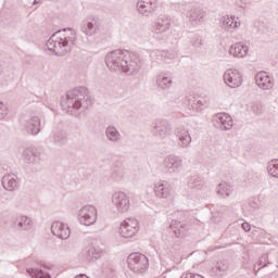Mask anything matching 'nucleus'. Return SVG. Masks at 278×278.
Segmentation results:
<instances>
[{"label": "nucleus", "instance_id": "f257e3e1", "mask_svg": "<svg viewBox=\"0 0 278 278\" xmlns=\"http://www.w3.org/2000/svg\"><path fill=\"white\" fill-rule=\"evenodd\" d=\"M105 64L110 71H119L126 75H138L142 68L140 54L127 50H114L106 54Z\"/></svg>", "mask_w": 278, "mask_h": 278}, {"label": "nucleus", "instance_id": "f03ea898", "mask_svg": "<svg viewBox=\"0 0 278 278\" xmlns=\"http://www.w3.org/2000/svg\"><path fill=\"white\" fill-rule=\"evenodd\" d=\"M90 96L88 88L76 87L68 90L61 99V106L67 114H75V112L90 105Z\"/></svg>", "mask_w": 278, "mask_h": 278}, {"label": "nucleus", "instance_id": "7ed1b4c3", "mask_svg": "<svg viewBox=\"0 0 278 278\" xmlns=\"http://www.w3.org/2000/svg\"><path fill=\"white\" fill-rule=\"evenodd\" d=\"M77 37L73 29H63L54 33L47 41L46 47L55 55H66L73 49Z\"/></svg>", "mask_w": 278, "mask_h": 278}, {"label": "nucleus", "instance_id": "20e7f679", "mask_svg": "<svg viewBox=\"0 0 278 278\" xmlns=\"http://www.w3.org/2000/svg\"><path fill=\"white\" fill-rule=\"evenodd\" d=\"M127 264L129 270L137 273V275H142L149 270V258L142 253H131L127 258Z\"/></svg>", "mask_w": 278, "mask_h": 278}, {"label": "nucleus", "instance_id": "39448f33", "mask_svg": "<svg viewBox=\"0 0 278 278\" xmlns=\"http://www.w3.org/2000/svg\"><path fill=\"white\" fill-rule=\"evenodd\" d=\"M103 29V20L97 15H90L80 24V31L85 36H97Z\"/></svg>", "mask_w": 278, "mask_h": 278}, {"label": "nucleus", "instance_id": "423d86ee", "mask_svg": "<svg viewBox=\"0 0 278 278\" xmlns=\"http://www.w3.org/2000/svg\"><path fill=\"white\" fill-rule=\"evenodd\" d=\"M170 131H173V127L166 119L159 118L151 124V134L155 138H159V140L168 138V136H170Z\"/></svg>", "mask_w": 278, "mask_h": 278}, {"label": "nucleus", "instance_id": "0eeeda50", "mask_svg": "<svg viewBox=\"0 0 278 278\" xmlns=\"http://www.w3.org/2000/svg\"><path fill=\"white\" fill-rule=\"evenodd\" d=\"M112 203L116 208L117 214H127L131 210V200L123 191H116L112 195Z\"/></svg>", "mask_w": 278, "mask_h": 278}, {"label": "nucleus", "instance_id": "6e6552de", "mask_svg": "<svg viewBox=\"0 0 278 278\" xmlns=\"http://www.w3.org/2000/svg\"><path fill=\"white\" fill-rule=\"evenodd\" d=\"M78 220L80 225L90 227L97 223V207L92 205H85L78 211Z\"/></svg>", "mask_w": 278, "mask_h": 278}, {"label": "nucleus", "instance_id": "1a4fd4ad", "mask_svg": "<svg viewBox=\"0 0 278 278\" xmlns=\"http://www.w3.org/2000/svg\"><path fill=\"white\" fill-rule=\"evenodd\" d=\"M163 168L168 175H175L184 168V160L174 154L167 155L163 161Z\"/></svg>", "mask_w": 278, "mask_h": 278}, {"label": "nucleus", "instance_id": "9d476101", "mask_svg": "<svg viewBox=\"0 0 278 278\" xmlns=\"http://www.w3.org/2000/svg\"><path fill=\"white\" fill-rule=\"evenodd\" d=\"M23 160L26 164H30L35 166V168H41L42 166V159L40 151L34 147L26 148L23 151Z\"/></svg>", "mask_w": 278, "mask_h": 278}, {"label": "nucleus", "instance_id": "9b49d317", "mask_svg": "<svg viewBox=\"0 0 278 278\" xmlns=\"http://www.w3.org/2000/svg\"><path fill=\"white\" fill-rule=\"evenodd\" d=\"M138 219L127 218L121 224L119 236H122V238H134V235L138 233Z\"/></svg>", "mask_w": 278, "mask_h": 278}, {"label": "nucleus", "instance_id": "f8f14e48", "mask_svg": "<svg viewBox=\"0 0 278 278\" xmlns=\"http://www.w3.org/2000/svg\"><path fill=\"white\" fill-rule=\"evenodd\" d=\"M136 8L141 16H153L155 10H157V0H138Z\"/></svg>", "mask_w": 278, "mask_h": 278}, {"label": "nucleus", "instance_id": "ddd939ff", "mask_svg": "<svg viewBox=\"0 0 278 278\" xmlns=\"http://www.w3.org/2000/svg\"><path fill=\"white\" fill-rule=\"evenodd\" d=\"M224 81L229 88H240L242 86V73L238 70H227L224 73Z\"/></svg>", "mask_w": 278, "mask_h": 278}, {"label": "nucleus", "instance_id": "4468645a", "mask_svg": "<svg viewBox=\"0 0 278 278\" xmlns=\"http://www.w3.org/2000/svg\"><path fill=\"white\" fill-rule=\"evenodd\" d=\"M12 225L16 231H30L34 227V220L27 215H16L12 219Z\"/></svg>", "mask_w": 278, "mask_h": 278}, {"label": "nucleus", "instance_id": "2eb2a0df", "mask_svg": "<svg viewBox=\"0 0 278 278\" xmlns=\"http://www.w3.org/2000/svg\"><path fill=\"white\" fill-rule=\"evenodd\" d=\"M154 192L159 199H173L175 190L168 182L161 180L154 185Z\"/></svg>", "mask_w": 278, "mask_h": 278}, {"label": "nucleus", "instance_id": "dca6fc26", "mask_svg": "<svg viewBox=\"0 0 278 278\" xmlns=\"http://www.w3.org/2000/svg\"><path fill=\"white\" fill-rule=\"evenodd\" d=\"M170 29V20L166 17V15H160L154 25H153V34L156 38H162V34H166Z\"/></svg>", "mask_w": 278, "mask_h": 278}, {"label": "nucleus", "instance_id": "f3484780", "mask_svg": "<svg viewBox=\"0 0 278 278\" xmlns=\"http://www.w3.org/2000/svg\"><path fill=\"white\" fill-rule=\"evenodd\" d=\"M174 136L176 137L177 144L180 149H188L192 142V137L190 136V131L186 128H176L174 131Z\"/></svg>", "mask_w": 278, "mask_h": 278}, {"label": "nucleus", "instance_id": "a211bd4d", "mask_svg": "<svg viewBox=\"0 0 278 278\" xmlns=\"http://www.w3.org/2000/svg\"><path fill=\"white\" fill-rule=\"evenodd\" d=\"M51 231L53 236H56L60 240H68V238H71V228L62 222H53Z\"/></svg>", "mask_w": 278, "mask_h": 278}, {"label": "nucleus", "instance_id": "6ab92c4d", "mask_svg": "<svg viewBox=\"0 0 278 278\" xmlns=\"http://www.w3.org/2000/svg\"><path fill=\"white\" fill-rule=\"evenodd\" d=\"M256 86L261 90H273L275 87V78L270 77L266 72H260L255 75Z\"/></svg>", "mask_w": 278, "mask_h": 278}, {"label": "nucleus", "instance_id": "aec40b11", "mask_svg": "<svg viewBox=\"0 0 278 278\" xmlns=\"http://www.w3.org/2000/svg\"><path fill=\"white\" fill-rule=\"evenodd\" d=\"M2 187L8 192H14V190H18V176L15 174H7L2 177Z\"/></svg>", "mask_w": 278, "mask_h": 278}, {"label": "nucleus", "instance_id": "412c9836", "mask_svg": "<svg viewBox=\"0 0 278 278\" xmlns=\"http://www.w3.org/2000/svg\"><path fill=\"white\" fill-rule=\"evenodd\" d=\"M25 131H27L30 136H38L40 128V117L31 116L28 118L24 125Z\"/></svg>", "mask_w": 278, "mask_h": 278}, {"label": "nucleus", "instance_id": "4be33fe9", "mask_svg": "<svg viewBox=\"0 0 278 278\" xmlns=\"http://www.w3.org/2000/svg\"><path fill=\"white\" fill-rule=\"evenodd\" d=\"M249 53V46L242 42H236L229 48V55L233 58H247Z\"/></svg>", "mask_w": 278, "mask_h": 278}, {"label": "nucleus", "instance_id": "5701e85b", "mask_svg": "<svg viewBox=\"0 0 278 278\" xmlns=\"http://www.w3.org/2000/svg\"><path fill=\"white\" fill-rule=\"evenodd\" d=\"M105 138L106 140H109V142H113L114 144H117V142H121V140H123V135L121 134V131H118V128H116V126L114 125H109L105 128Z\"/></svg>", "mask_w": 278, "mask_h": 278}, {"label": "nucleus", "instance_id": "b1692460", "mask_svg": "<svg viewBox=\"0 0 278 278\" xmlns=\"http://www.w3.org/2000/svg\"><path fill=\"white\" fill-rule=\"evenodd\" d=\"M170 229L175 233L176 238H186V231H188V224L185 222H179L177 219L172 220L169 225Z\"/></svg>", "mask_w": 278, "mask_h": 278}, {"label": "nucleus", "instance_id": "393cba45", "mask_svg": "<svg viewBox=\"0 0 278 278\" xmlns=\"http://www.w3.org/2000/svg\"><path fill=\"white\" fill-rule=\"evenodd\" d=\"M217 123L223 131H229L233 127V119L227 113L216 115Z\"/></svg>", "mask_w": 278, "mask_h": 278}, {"label": "nucleus", "instance_id": "a878e982", "mask_svg": "<svg viewBox=\"0 0 278 278\" xmlns=\"http://www.w3.org/2000/svg\"><path fill=\"white\" fill-rule=\"evenodd\" d=\"M51 138L56 147H64L68 142V135L65 130H53Z\"/></svg>", "mask_w": 278, "mask_h": 278}, {"label": "nucleus", "instance_id": "bb28decb", "mask_svg": "<svg viewBox=\"0 0 278 278\" xmlns=\"http://www.w3.org/2000/svg\"><path fill=\"white\" fill-rule=\"evenodd\" d=\"M188 18H190L191 23L199 25L203 23V18H205V12H203L200 8H192L187 13Z\"/></svg>", "mask_w": 278, "mask_h": 278}, {"label": "nucleus", "instance_id": "cd10ccee", "mask_svg": "<svg viewBox=\"0 0 278 278\" xmlns=\"http://www.w3.org/2000/svg\"><path fill=\"white\" fill-rule=\"evenodd\" d=\"M238 25H240V22H237L236 17H229V15L222 17V27L226 31H233Z\"/></svg>", "mask_w": 278, "mask_h": 278}, {"label": "nucleus", "instance_id": "c85d7f7f", "mask_svg": "<svg viewBox=\"0 0 278 278\" xmlns=\"http://www.w3.org/2000/svg\"><path fill=\"white\" fill-rule=\"evenodd\" d=\"M155 84L160 90H169L173 86V78L164 75L156 76Z\"/></svg>", "mask_w": 278, "mask_h": 278}, {"label": "nucleus", "instance_id": "c756f323", "mask_svg": "<svg viewBox=\"0 0 278 278\" xmlns=\"http://www.w3.org/2000/svg\"><path fill=\"white\" fill-rule=\"evenodd\" d=\"M26 271L31 278H51V274L45 273L40 268H27Z\"/></svg>", "mask_w": 278, "mask_h": 278}, {"label": "nucleus", "instance_id": "7c9ffc66", "mask_svg": "<svg viewBox=\"0 0 278 278\" xmlns=\"http://www.w3.org/2000/svg\"><path fill=\"white\" fill-rule=\"evenodd\" d=\"M127 175V168L125 166H115L112 172V177L116 181H122V179H125V176Z\"/></svg>", "mask_w": 278, "mask_h": 278}, {"label": "nucleus", "instance_id": "2f4dec72", "mask_svg": "<svg viewBox=\"0 0 278 278\" xmlns=\"http://www.w3.org/2000/svg\"><path fill=\"white\" fill-rule=\"evenodd\" d=\"M189 105H191L192 110H195L197 112H201V108L205 105V100H201L199 98H190Z\"/></svg>", "mask_w": 278, "mask_h": 278}, {"label": "nucleus", "instance_id": "473e14b6", "mask_svg": "<svg viewBox=\"0 0 278 278\" xmlns=\"http://www.w3.org/2000/svg\"><path fill=\"white\" fill-rule=\"evenodd\" d=\"M267 173L271 177H278V160H271L267 165Z\"/></svg>", "mask_w": 278, "mask_h": 278}, {"label": "nucleus", "instance_id": "72a5a7b5", "mask_svg": "<svg viewBox=\"0 0 278 278\" xmlns=\"http://www.w3.org/2000/svg\"><path fill=\"white\" fill-rule=\"evenodd\" d=\"M231 187L226 182L218 185L217 193H219L222 197H231Z\"/></svg>", "mask_w": 278, "mask_h": 278}, {"label": "nucleus", "instance_id": "f704fd0d", "mask_svg": "<svg viewBox=\"0 0 278 278\" xmlns=\"http://www.w3.org/2000/svg\"><path fill=\"white\" fill-rule=\"evenodd\" d=\"M150 58L155 62H157V60H162L163 58H168V52L154 50L150 53Z\"/></svg>", "mask_w": 278, "mask_h": 278}, {"label": "nucleus", "instance_id": "c9c22d12", "mask_svg": "<svg viewBox=\"0 0 278 278\" xmlns=\"http://www.w3.org/2000/svg\"><path fill=\"white\" fill-rule=\"evenodd\" d=\"M5 116H8V106L3 102H0V121H3Z\"/></svg>", "mask_w": 278, "mask_h": 278}, {"label": "nucleus", "instance_id": "e433bc0d", "mask_svg": "<svg viewBox=\"0 0 278 278\" xmlns=\"http://www.w3.org/2000/svg\"><path fill=\"white\" fill-rule=\"evenodd\" d=\"M94 251H96L94 248H89L87 250L86 255H87L88 260H97L99 257V254L94 253Z\"/></svg>", "mask_w": 278, "mask_h": 278}, {"label": "nucleus", "instance_id": "4c0bfd02", "mask_svg": "<svg viewBox=\"0 0 278 278\" xmlns=\"http://www.w3.org/2000/svg\"><path fill=\"white\" fill-rule=\"evenodd\" d=\"M267 264H268V255L267 254L262 255L260 257L257 265L261 266V268H266Z\"/></svg>", "mask_w": 278, "mask_h": 278}, {"label": "nucleus", "instance_id": "58836bf2", "mask_svg": "<svg viewBox=\"0 0 278 278\" xmlns=\"http://www.w3.org/2000/svg\"><path fill=\"white\" fill-rule=\"evenodd\" d=\"M176 216L180 219V220H186V218H188L190 216V213L188 211H178L176 213Z\"/></svg>", "mask_w": 278, "mask_h": 278}, {"label": "nucleus", "instance_id": "ea45409f", "mask_svg": "<svg viewBox=\"0 0 278 278\" xmlns=\"http://www.w3.org/2000/svg\"><path fill=\"white\" fill-rule=\"evenodd\" d=\"M192 47H201V45H203V40L201 39V37L195 36L194 40L191 41Z\"/></svg>", "mask_w": 278, "mask_h": 278}, {"label": "nucleus", "instance_id": "a19ab883", "mask_svg": "<svg viewBox=\"0 0 278 278\" xmlns=\"http://www.w3.org/2000/svg\"><path fill=\"white\" fill-rule=\"evenodd\" d=\"M186 278H204V277L199 274L189 273V274H186Z\"/></svg>", "mask_w": 278, "mask_h": 278}, {"label": "nucleus", "instance_id": "79ce46f5", "mask_svg": "<svg viewBox=\"0 0 278 278\" xmlns=\"http://www.w3.org/2000/svg\"><path fill=\"white\" fill-rule=\"evenodd\" d=\"M241 227H242V229H244L247 232H249V231H251V224H249V223H243V224H241Z\"/></svg>", "mask_w": 278, "mask_h": 278}, {"label": "nucleus", "instance_id": "37998d69", "mask_svg": "<svg viewBox=\"0 0 278 278\" xmlns=\"http://www.w3.org/2000/svg\"><path fill=\"white\" fill-rule=\"evenodd\" d=\"M227 268H229L227 266V264L217 265V270H219V273H225V270H227Z\"/></svg>", "mask_w": 278, "mask_h": 278}, {"label": "nucleus", "instance_id": "c03bdc74", "mask_svg": "<svg viewBox=\"0 0 278 278\" xmlns=\"http://www.w3.org/2000/svg\"><path fill=\"white\" fill-rule=\"evenodd\" d=\"M38 266H40L41 268H46V270H51V266L46 265L45 262L42 261L38 263Z\"/></svg>", "mask_w": 278, "mask_h": 278}, {"label": "nucleus", "instance_id": "a18cd8bd", "mask_svg": "<svg viewBox=\"0 0 278 278\" xmlns=\"http://www.w3.org/2000/svg\"><path fill=\"white\" fill-rule=\"evenodd\" d=\"M254 114H262V110L260 109V105H254L252 108Z\"/></svg>", "mask_w": 278, "mask_h": 278}, {"label": "nucleus", "instance_id": "49530a36", "mask_svg": "<svg viewBox=\"0 0 278 278\" xmlns=\"http://www.w3.org/2000/svg\"><path fill=\"white\" fill-rule=\"evenodd\" d=\"M40 3V0H34L33 5H38Z\"/></svg>", "mask_w": 278, "mask_h": 278}, {"label": "nucleus", "instance_id": "de8ad7c7", "mask_svg": "<svg viewBox=\"0 0 278 278\" xmlns=\"http://www.w3.org/2000/svg\"><path fill=\"white\" fill-rule=\"evenodd\" d=\"M254 275H257V270L254 273Z\"/></svg>", "mask_w": 278, "mask_h": 278}]
</instances>
